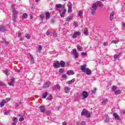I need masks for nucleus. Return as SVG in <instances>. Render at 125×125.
<instances>
[{
  "instance_id": "obj_44",
  "label": "nucleus",
  "mask_w": 125,
  "mask_h": 125,
  "mask_svg": "<svg viewBox=\"0 0 125 125\" xmlns=\"http://www.w3.org/2000/svg\"><path fill=\"white\" fill-rule=\"evenodd\" d=\"M64 68H61V69H60V70H59V73H60V74H62V73L64 72Z\"/></svg>"
},
{
  "instance_id": "obj_1",
  "label": "nucleus",
  "mask_w": 125,
  "mask_h": 125,
  "mask_svg": "<svg viewBox=\"0 0 125 125\" xmlns=\"http://www.w3.org/2000/svg\"><path fill=\"white\" fill-rule=\"evenodd\" d=\"M81 69L83 73H86V75L89 76L91 75V70L89 68H86V64H83L81 66Z\"/></svg>"
},
{
  "instance_id": "obj_37",
  "label": "nucleus",
  "mask_w": 125,
  "mask_h": 125,
  "mask_svg": "<svg viewBox=\"0 0 125 125\" xmlns=\"http://www.w3.org/2000/svg\"><path fill=\"white\" fill-rule=\"evenodd\" d=\"M13 121L14 123H17V122H18V118H17V117H14Z\"/></svg>"
},
{
  "instance_id": "obj_62",
  "label": "nucleus",
  "mask_w": 125,
  "mask_h": 125,
  "mask_svg": "<svg viewBox=\"0 0 125 125\" xmlns=\"http://www.w3.org/2000/svg\"><path fill=\"white\" fill-rule=\"evenodd\" d=\"M16 72H17V73H20V72H21V70L17 69V70H16Z\"/></svg>"
},
{
  "instance_id": "obj_17",
  "label": "nucleus",
  "mask_w": 125,
  "mask_h": 125,
  "mask_svg": "<svg viewBox=\"0 0 125 125\" xmlns=\"http://www.w3.org/2000/svg\"><path fill=\"white\" fill-rule=\"evenodd\" d=\"M9 85L10 86H13L14 85V79H11L10 82L8 83Z\"/></svg>"
},
{
  "instance_id": "obj_50",
  "label": "nucleus",
  "mask_w": 125,
  "mask_h": 125,
  "mask_svg": "<svg viewBox=\"0 0 125 125\" xmlns=\"http://www.w3.org/2000/svg\"><path fill=\"white\" fill-rule=\"evenodd\" d=\"M50 34H51V32L47 31L46 33V36H49V35H50Z\"/></svg>"
},
{
  "instance_id": "obj_56",
  "label": "nucleus",
  "mask_w": 125,
  "mask_h": 125,
  "mask_svg": "<svg viewBox=\"0 0 125 125\" xmlns=\"http://www.w3.org/2000/svg\"><path fill=\"white\" fill-rule=\"evenodd\" d=\"M77 24H78V22H77V21H74L73 22L74 26H77Z\"/></svg>"
},
{
  "instance_id": "obj_35",
  "label": "nucleus",
  "mask_w": 125,
  "mask_h": 125,
  "mask_svg": "<svg viewBox=\"0 0 125 125\" xmlns=\"http://www.w3.org/2000/svg\"><path fill=\"white\" fill-rule=\"evenodd\" d=\"M2 40H3V41H2L3 43H5V44H8V42L5 40V39L2 38Z\"/></svg>"
},
{
  "instance_id": "obj_20",
  "label": "nucleus",
  "mask_w": 125,
  "mask_h": 125,
  "mask_svg": "<svg viewBox=\"0 0 125 125\" xmlns=\"http://www.w3.org/2000/svg\"><path fill=\"white\" fill-rule=\"evenodd\" d=\"M71 90V88L68 87V86H65L64 87V91L65 93H69V91Z\"/></svg>"
},
{
  "instance_id": "obj_42",
  "label": "nucleus",
  "mask_w": 125,
  "mask_h": 125,
  "mask_svg": "<svg viewBox=\"0 0 125 125\" xmlns=\"http://www.w3.org/2000/svg\"><path fill=\"white\" fill-rule=\"evenodd\" d=\"M53 37H54L55 38H56V37H57V33L56 31H53Z\"/></svg>"
},
{
  "instance_id": "obj_30",
  "label": "nucleus",
  "mask_w": 125,
  "mask_h": 125,
  "mask_svg": "<svg viewBox=\"0 0 125 125\" xmlns=\"http://www.w3.org/2000/svg\"><path fill=\"white\" fill-rule=\"evenodd\" d=\"M121 92L122 91H121L120 90H117L114 92V93L115 95H119V94H121Z\"/></svg>"
},
{
  "instance_id": "obj_12",
  "label": "nucleus",
  "mask_w": 125,
  "mask_h": 125,
  "mask_svg": "<svg viewBox=\"0 0 125 125\" xmlns=\"http://www.w3.org/2000/svg\"><path fill=\"white\" fill-rule=\"evenodd\" d=\"M113 117L115 118V120H117L118 121H120L121 118H120V116L117 114V113H113Z\"/></svg>"
},
{
  "instance_id": "obj_11",
  "label": "nucleus",
  "mask_w": 125,
  "mask_h": 125,
  "mask_svg": "<svg viewBox=\"0 0 125 125\" xmlns=\"http://www.w3.org/2000/svg\"><path fill=\"white\" fill-rule=\"evenodd\" d=\"M72 50L75 58H78V57H79V53L77 52V50L76 49H73Z\"/></svg>"
},
{
  "instance_id": "obj_25",
  "label": "nucleus",
  "mask_w": 125,
  "mask_h": 125,
  "mask_svg": "<svg viewBox=\"0 0 125 125\" xmlns=\"http://www.w3.org/2000/svg\"><path fill=\"white\" fill-rule=\"evenodd\" d=\"M50 86V85L49 84V83H48V82H46L44 83L43 87H44V88H46L47 87H49Z\"/></svg>"
},
{
  "instance_id": "obj_43",
  "label": "nucleus",
  "mask_w": 125,
  "mask_h": 125,
  "mask_svg": "<svg viewBox=\"0 0 125 125\" xmlns=\"http://www.w3.org/2000/svg\"><path fill=\"white\" fill-rule=\"evenodd\" d=\"M119 41L117 40H113L111 41V43H118Z\"/></svg>"
},
{
  "instance_id": "obj_32",
  "label": "nucleus",
  "mask_w": 125,
  "mask_h": 125,
  "mask_svg": "<svg viewBox=\"0 0 125 125\" xmlns=\"http://www.w3.org/2000/svg\"><path fill=\"white\" fill-rule=\"evenodd\" d=\"M77 48L78 50H79V51H83V47H81L80 45H77Z\"/></svg>"
},
{
  "instance_id": "obj_5",
  "label": "nucleus",
  "mask_w": 125,
  "mask_h": 125,
  "mask_svg": "<svg viewBox=\"0 0 125 125\" xmlns=\"http://www.w3.org/2000/svg\"><path fill=\"white\" fill-rule=\"evenodd\" d=\"M96 9H97V7L96 5L93 4L92 7L90 8L92 15H94L95 12L96 11Z\"/></svg>"
},
{
  "instance_id": "obj_46",
  "label": "nucleus",
  "mask_w": 125,
  "mask_h": 125,
  "mask_svg": "<svg viewBox=\"0 0 125 125\" xmlns=\"http://www.w3.org/2000/svg\"><path fill=\"white\" fill-rule=\"evenodd\" d=\"M24 117L21 116L20 118L19 119V121L20 122H23V121H24Z\"/></svg>"
},
{
  "instance_id": "obj_7",
  "label": "nucleus",
  "mask_w": 125,
  "mask_h": 125,
  "mask_svg": "<svg viewBox=\"0 0 125 125\" xmlns=\"http://www.w3.org/2000/svg\"><path fill=\"white\" fill-rule=\"evenodd\" d=\"M81 35V33L80 31H76L74 33L72 38L73 39H76V38H77L78 36H80Z\"/></svg>"
},
{
  "instance_id": "obj_41",
  "label": "nucleus",
  "mask_w": 125,
  "mask_h": 125,
  "mask_svg": "<svg viewBox=\"0 0 125 125\" xmlns=\"http://www.w3.org/2000/svg\"><path fill=\"white\" fill-rule=\"evenodd\" d=\"M116 89H117V86L113 85L112 86V90H113V91H114L115 92V91H116Z\"/></svg>"
},
{
  "instance_id": "obj_27",
  "label": "nucleus",
  "mask_w": 125,
  "mask_h": 125,
  "mask_svg": "<svg viewBox=\"0 0 125 125\" xmlns=\"http://www.w3.org/2000/svg\"><path fill=\"white\" fill-rule=\"evenodd\" d=\"M114 14H115V12L112 11L111 13H110V20L111 21L112 19L114 18Z\"/></svg>"
},
{
  "instance_id": "obj_28",
  "label": "nucleus",
  "mask_w": 125,
  "mask_h": 125,
  "mask_svg": "<svg viewBox=\"0 0 125 125\" xmlns=\"http://www.w3.org/2000/svg\"><path fill=\"white\" fill-rule=\"evenodd\" d=\"M55 87V89L56 90H60L61 88V86H60L59 85H55L54 86Z\"/></svg>"
},
{
  "instance_id": "obj_59",
  "label": "nucleus",
  "mask_w": 125,
  "mask_h": 125,
  "mask_svg": "<svg viewBox=\"0 0 125 125\" xmlns=\"http://www.w3.org/2000/svg\"><path fill=\"white\" fill-rule=\"evenodd\" d=\"M96 91V89H95L93 91H92V93L94 94V93H95Z\"/></svg>"
},
{
  "instance_id": "obj_8",
  "label": "nucleus",
  "mask_w": 125,
  "mask_h": 125,
  "mask_svg": "<svg viewBox=\"0 0 125 125\" xmlns=\"http://www.w3.org/2000/svg\"><path fill=\"white\" fill-rule=\"evenodd\" d=\"M68 11L67 12L68 13H71L72 12V7H73V5H72V3L69 2L68 4Z\"/></svg>"
},
{
  "instance_id": "obj_19",
  "label": "nucleus",
  "mask_w": 125,
  "mask_h": 125,
  "mask_svg": "<svg viewBox=\"0 0 125 125\" xmlns=\"http://www.w3.org/2000/svg\"><path fill=\"white\" fill-rule=\"evenodd\" d=\"M3 73L6 75V76H9L10 73L9 72V70L8 69H5L3 70Z\"/></svg>"
},
{
  "instance_id": "obj_40",
  "label": "nucleus",
  "mask_w": 125,
  "mask_h": 125,
  "mask_svg": "<svg viewBox=\"0 0 125 125\" xmlns=\"http://www.w3.org/2000/svg\"><path fill=\"white\" fill-rule=\"evenodd\" d=\"M105 123H109L110 122V119L109 117H106V118L104 120Z\"/></svg>"
},
{
  "instance_id": "obj_3",
  "label": "nucleus",
  "mask_w": 125,
  "mask_h": 125,
  "mask_svg": "<svg viewBox=\"0 0 125 125\" xmlns=\"http://www.w3.org/2000/svg\"><path fill=\"white\" fill-rule=\"evenodd\" d=\"M66 12H67V10L65 8L59 9V13H60V16L62 18L64 17Z\"/></svg>"
},
{
  "instance_id": "obj_64",
  "label": "nucleus",
  "mask_w": 125,
  "mask_h": 125,
  "mask_svg": "<svg viewBox=\"0 0 125 125\" xmlns=\"http://www.w3.org/2000/svg\"><path fill=\"white\" fill-rule=\"evenodd\" d=\"M66 75H62V78H63V79L64 78H66Z\"/></svg>"
},
{
  "instance_id": "obj_4",
  "label": "nucleus",
  "mask_w": 125,
  "mask_h": 125,
  "mask_svg": "<svg viewBox=\"0 0 125 125\" xmlns=\"http://www.w3.org/2000/svg\"><path fill=\"white\" fill-rule=\"evenodd\" d=\"M15 4H12V9L13 10V18H16L17 16V14H18V11H17V10H15V8H14V7L15 6Z\"/></svg>"
},
{
  "instance_id": "obj_51",
  "label": "nucleus",
  "mask_w": 125,
  "mask_h": 125,
  "mask_svg": "<svg viewBox=\"0 0 125 125\" xmlns=\"http://www.w3.org/2000/svg\"><path fill=\"white\" fill-rule=\"evenodd\" d=\"M86 52H82L81 53V55H82V56H85V55H86Z\"/></svg>"
},
{
  "instance_id": "obj_10",
  "label": "nucleus",
  "mask_w": 125,
  "mask_h": 125,
  "mask_svg": "<svg viewBox=\"0 0 125 125\" xmlns=\"http://www.w3.org/2000/svg\"><path fill=\"white\" fill-rule=\"evenodd\" d=\"M53 66L55 68H60V64L59 63V61H57L56 62H54L53 63Z\"/></svg>"
},
{
  "instance_id": "obj_55",
  "label": "nucleus",
  "mask_w": 125,
  "mask_h": 125,
  "mask_svg": "<svg viewBox=\"0 0 125 125\" xmlns=\"http://www.w3.org/2000/svg\"><path fill=\"white\" fill-rule=\"evenodd\" d=\"M19 106H20V103H16V107H19Z\"/></svg>"
},
{
  "instance_id": "obj_24",
  "label": "nucleus",
  "mask_w": 125,
  "mask_h": 125,
  "mask_svg": "<svg viewBox=\"0 0 125 125\" xmlns=\"http://www.w3.org/2000/svg\"><path fill=\"white\" fill-rule=\"evenodd\" d=\"M60 66H61L62 68H64L65 66V62L61 61L60 62Z\"/></svg>"
},
{
  "instance_id": "obj_34",
  "label": "nucleus",
  "mask_w": 125,
  "mask_h": 125,
  "mask_svg": "<svg viewBox=\"0 0 125 125\" xmlns=\"http://www.w3.org/2000/svg\"><path fill=\"white\" fill-rule=\"evenodd\" d=\"M108 102V99H105L102 102V104L103 105H105V104H106V103Z\"/></svg>"
},
{
  "instance_id": "obj_52",
  "label": "nucleus",
  "mask_w": 125,
  "mask_h": 125,
  "mask_svg": "<svg viewBox=\"0 0 125 125\" xmlns=\"http://www.w3.org/2000/svg\"><path fill=\"white\" fill-rule=\"evenodd\" d=\"M81 125H86V124L85 123V122H84V121L81 122Z\"/></svg>"
},
{
  "instance_id": "obj_48",
  "label": "nucleus",
  "mask_w": 125,
  "mask_h": 125,
  "mask_svg": "<svg viewBox=\"0 0 125 125\" xmlns=\"http://www.w3.org/2000/svg\"><path fill=\"white\" fill-rule=\"evenodd\" d=\"M10 112V111H9V110H7V111H5L4 112V115H8V114H9Z\"/></svg>"
},
{
  "instance_id": "obj_16",
  "label": "nucleus",
  "mask_w": 125,
  "mask_h": 125,
  "mask_svg": "<svg viewBox=\"0 0 125 125\" xmlns=\"http://www.w3.org/2000/svg\"><path fill=\"white\" fill-rule=\"evenodd\" d=\"M6 103H7V102L3 100H2L1 102H0V107L1 108H2L3 106H4V104H6Z\"/></svg>"
},
{
  "instance_id": "obj_23",
  "label": "nucleus",
  "mask_w": 125,
  "mask_h": 125,
  "mask_svg": "<svg viewBox=\"0 0 125 125\" xmlns=\"http://www.w3.org/2000/svg\"><path fill=\"white\" fill-rule=\"evenodd\" d=\"M74 74H75V73H74V71L73 70H68L67 72V74L68 75V76H72L74 75Z\"/></svg>"
},
{
  "instance_id": "obj_13",
  "label": "nucleus",
  "mask_w": 125,
  "mask_h": 125,
  "mask_svg": "<svg viewBox=\"0 0 125 125\" xmlns=\"http://www.w3.org/2000/svg\"><path fill=\"white\" fill-rule=\"evenodd\" d=\"M121 54H122V52H120L118 54H115L114 55V59L115 61H116V60H117V59H119V57H120V56H121Z\"/></svg>"
},
{
  "instance_id": "obj_53",
  "label": "nucleus",
  "mask_w": 125,
  "mask_h": 125,
  "mask_svg": "<svg viewBox=\"0 0 125 125\" xmlns=\"http://www.w3.org/2000/svg\"><path fill=\"white\" fill-rule=\"evenodd\" d=\"M55 109H56V110H57V111H58V110H59V109H60V106H56V107H55Z\"/></svg>"
},
{
  "instance_id": "obj_15",
  "label": "nucleus",
  "mask_w": 125,
  "mask_h": 125,
  "mask_svg": "<svg viewBox=\"0 0 125 125\" xmlns=\"http://www.w3.org/2000/svg\"><path fill=\"white\" fill-rule=\"evenodd\" d=\"M57 8H59L60 9H62V8H65V5H62L61 4H57L56 6Z\"/></svg>"
},
{
  "instance_id": "obj_49",
  "label": "nucleus",
  "mask_w": 125,
  "mask_h": 125,
  "mask_svg": "<svg viewBox=\"0 0 125 125\" xmlns=\"http://www.w3.org/2000/svg\"><path fill=\"white\" fill-rule=\"evenodd\" d=\"M43 17H44V15H40V19H41V20H43Z\"/></svg>"
},
{
  "instance_id": "obj_29",
  "label": "nucleus",
  "mask_w": 125,
  "mask_h": 125,
  "mask_svg": "<svg viewBox=\"0 0 125 125\" xmlns=\"http://www.w3.org/2000/svg\"><path fill=\"white\" fill-rule=\"evenodd\" d=\"M30 62L32 64H34L35 63V60H34V57L33 56L30 55Z\"/></svg>"
},
{
  "instance_id": "obj_2",
  "label": "nucleus",
  "mask_w": 125,
  "mask_h": 125,
  "mask_svg": "<svg viewBox=\"0 0 125 125\" xmlns=\"http://www.w3.org/2000/svg\"><path fill=\"white\" fill-rule=\"evenodd\" d=\"M81 116H85L86 118H90V112L84 108L81 113Z\"/></svg>"
},
{
  "instance_id": "obj_14",
  "label": "nucleus",
  "mask_w": 125,
  "mask_h": 125,
  "mask_svg": "<svg viewBox=\"0 0 125 125\" xmlns=\"http://www.w3.org/2000/svg\"><path fill=\"white\" fill-rule=\"evenodd\" d=\"M40 109L42 113H45V107L43 105L40 106Z\"/></svg>"
},
{
  "instance_id": "obj_61",
  "label": "nucleus",
  "mask_w": 125,
  "mask_h": 125,
  "mask_svg": "<svg viewBox=\"0 0 125 125\" xmlns=\"http://www.w3.org/2000/svg\"><path fill=\"white\" fill-rule=\"evenodd\" d=\"M39 50H42V45H40L39 46Z\"/></svg>"
},
{
  "instance_id": "obj_57",
  "label": "nucleus",
  "mask_w": 125,
  "mask_h": 125,
  "mask_svg": "<svg viewBox=\"0 0 125 125\" xmlns=\"http://www.w3.org/2000/svg\"><path fill=\"white\" fill-rule=\"evenodd\" d=\"M104 46H107V45H108V43H107V42H104Z\"/></svg>"
},
{
  "instance_id": "obj_47",
  "label": "nucleus",
  "mask_w": 125,
  "mask_h": 125,
  "mask_svg": "<svg viewBox=\"0 0 125 125\" xmlns=\"http://www.w3.org/2000/svg\"><path fill=\"white\" fill-rule=\"evenodd\" d=\"M0 86H5V83H4L2 82H0Z\"/></svg>"
},
{
  "instance_id": "obj_45",
  "label": "nucleus",
  "mask_w": 125,
  "mask_h": 125,
  "mask_svg": "<svg viewBox=\"0 0 125 125\" xmlns=\"http://www.w3.org/2000/svg\"><path fill=\"white\" fill-rule=\"evenodd\" d=\"M84 34L86 36H88V31H87V30H84Z\"/></svg>"
},
{
  "instance_id": "obj_60",
  "label": "nucleus",
  "mask_w": 125,
  "mask_h": 125,
  "mask_svg": "<svg viewBox=\"0 0 125 125\" xmlns=\"http://www.w3.org/2000/svg\"><path fill=\"white\" fill-rule=\"evenodd\" d=\"M76 125H81V122H80V121L77 122L76 123Z\"/></svg>"
},
{
  "instance_id": "obj_22",
  "label": "nucleus",
  "mask_w": 125,
  "mask_h": 125,
  "mask_svg": "<svg viewBox=\"0 0 125 125\" xmlns=\"http://www.w3.org/2000/svg\"><path fill=\"white\" fill-rule=\"evenodd\" d=\"M50 18V14L49 12H46L45 13V19L46 20H48Z\"/></svg>"
},
{
  "instance_id": "obj_39",
  "label": "nucleus",
  "mask_w": 125,
  "mask_h": 125,
  "mask_svg": "<svg viewBox=\"0 0 125 125\" xmlns=\"http://www.w3.org/2000/svg\"><path fill=\"white\" fill-rule=\"evenodd\" d=\"M51 99H52V95L50 94L49 96L46 98V100H51Z\"/></svg>"
},
{
  "instance_id": "obj_54",
  "label": "nucleus",
  "mask_w": 125,
  "mask_h": 125,
  "mask_svg": "<svg viewBox=\"0 0 125 125\" xmlns=\"http://www.w3.org/2000/svg\"><path fill=\"white\" fill-rule=\"evenodd\" d=\"M21 36H22V33H19L18 35V38H21Z\"/></svg>"
},
{
  "instance_id": "obj_9",
  "label": "nucleus",
  "mask_w": 125,
  "mask_h": 125,
  "mask_svg": "<svg viewBox=\"0 0 125 125\" xmlns=\"http://www.w3.org/2000/svg\"><path fill=\"white\" fill-rule=\"evenodd\" d=\"M94 4L96 5L97 8L98 6H100V7H103V4H102L101 1H97L96 3H95Z\"/></svg>"
},
{
  "instance_id": "obj_63",
  "label": "nucleus",
  "mask_w": 125,
  "mask_h": 125,
  "mask_svg": "<svg viewBox=\"0 0 125 125\" xmlns=\"http://www.w3.org/2000/svg\"><path fill=\"white\" fill-rule=\"evenodd\" d=\"M122 26H123V27H124V28H125V22H123L122 23Z\"/></svg>"
},
{
  "instance_id": "obj_18",
  "label": "nucleus",
  "mask_w": 125,
  "mask_h": 125,
  "mask_svg": "<svg viewBox=\"0 0 125 125\" xmlns=\"http://www.w3.org/2000/svg\"><path fill=\"white\" fill-rule=\"evenodd\" d=\"M73 19V16L70 15L69 16L67 17L66 19V22H70L71 20Z\"/></svg>"
},
{
  "instance_id": "obj_6",
  "label": "nucleus",
  "mask_w": 125,
  "mask_h": 125,
  "mask_svg": "<svg viewBox=\"0 0 125 125\" xmlns=\"http://www.w3.org/2000/svg\"><path fill=\"white\" fill-rule=\"evenodd\" d=\"M82 96L83 99H85V98H87L88 97V93L86 91H83L82 92Z\"/></svg>"
},
{
  "instance_id": "obj_33",
  "label": "nucleus",
  "mask_w": 125,
  "mask_h": 125,
  "mask_svg": "<svg viewBox=\"0 0 125 125\" xmlns=\"http://www.w3.org/2000/svg\"><path fill=\"white\" fill-rule=\"evenodd\" d=\"M27 17H28V15H27V13H24L23 14V15L22 16V19H27Z\"/></svg>"
},
{
  "instance_id": "obj_58",
  "label": "nucleus",
  "mask_w": 125,
  "mask_h": 125,
  "mask_svg": "<svg viewBox=\"0 0 125 125\" xmlns=\"http://www.w3.org/2000/svg\"><path fill=\"white\" fill-rule=\"evenodd\" d=\"M67 125V123L66 122H63L62 123V125Z\"/></svg>"
},
{
  "instance_id": "obj_26",
  "label": "nucleus",
  "mask_w": 125,
  "mask_h": 125,
  "mask_svg": "<svg viewBox=\"0 0 125 125\" xmlns=\"http://www.w3.org/2000/svg\"><path fill=\"white\" fill-rule=\"evenodd\" d=\"M75 81H76L75 79L70 80L66 82V84H71V83H75Z\"/></svg>"
},
{
  "instance_id": "obj_36",
  "label": "nucleus",
  "mask_w": 125,
  "mask_h": 125,
  "mask_svg": "<svg viewBox=\"0 0 125 125\" xmlns=\"http://www.w3.org/2000/svg\"><path fill=\"white\" fill-rule=\"evenodd\" d=\"M83 11H79L78 13V16L79 17H81V16H83Z\"/></svg>"
},
{
  "instance_id": "obj_21",
  "label": "nucleus",
  "mask_w": 125,
  "mask_h": 125,
  "mask_svg": "<svg viewBox=\"0 0 125 125\" xmlns=\"http://www.w3.org/2000/svg\"><path fill=\"white\" fill-rule=\"evenodd\" d=\"M0 31L1 32H4V31H6V27L3 25L0 26Z\"/></svg>"
},
{
  "instance_id": "obj_38",
  "label": "nucleus",
  "mask_w": 125,
  "mask_h": 125,
  "mask_svg": "<svg viewBox=\"0 0 125 125\" xmlns=\"http://www.w3.org/2000/svg\"><path fill=\"white\" fill-rule=\"evenodd\" d=\"M25 38H26V39H31V35L29 34H26Z\"/></svg>"
},
{
  "instance_id": "obj_31",
  "label": "nucleus",
  "mask_w": 125,
  "mask_h": 125,
  "mask_svg": "<svg viewBox=\"0 0 125 125\" xmlns=\"http://www.w3.org/2000/svg\"><path fill=\"white\" fill-rule=\"evenodd\" d=\"M48 95V93L47 92H44L43 95H42V98L45 99L46 98V96Z\"/></svg>"
}]
</instances>
